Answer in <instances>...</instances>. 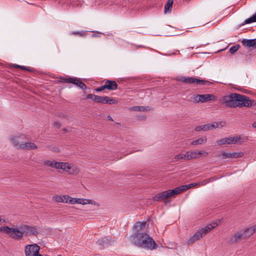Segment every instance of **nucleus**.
<instances>
[{
    "label": "nucleus",
    "mask_w": 256,
    "mask_h": 256,
    "mask_svg": "<svg viewBox=\"0 0 256 256\" xmlns=\"http://www.w3.org/2000/svg\"><path fill=\"white\" fill-rule=\"evenodd\" d=\"M0 232L8 234L10 237L16 240H22L24 236H36L38 233L36 226L26 224L20 226L18 228H10L8 226L0 227Z\"/></svg>",
    "instance_id": "1"
},
{
    "label": "nucleus",
    "mask_w": 256,
    "mask_h": 256,
    "mask_svg": "<svg viewBox=\"0 0 256 256\" xmlns=\"http://www.w3.org/2000/svg\"><path fill=\"white\" fill-rule=\"evenodd\" d=\"M134 234L130 238L132 242L138 246L144 244V222H137L134 226Z\"/></svg>",
    "instance_id": "2"
},
{
    "label": "nucleus",
    "mask_w": 256,
    "mask_h": 256,
    "mask_svg": "<svg viewBox=\"0 0 256 256\" xmlns=\"http://www.w3.org/2000/svg\"><path fill=\"white\" fill-rule=\"evenodd\" d=\"M189 189L188 184L182 185L172 190H168L158 194L154 197L155 201L164 200L174 194H178Z\"/></svg>",
    "instance_id": "3"
},
{
    "label": "nucleus",
    "mask_w": 256,
    "mask_h": 256,
    "mask_svg": "<svg viewBox=\"0 0 256 256\" xmlns=\"http://www.w3.org/2000/svg\"><path fill=\"white\" fill-rule=\"evenodd\" d=\"M66 203L74 204H90L94 206H99L98 203L90 199H86L84 198H73L71 196L66 195Z\"/></svg>",
    "instance_id": "4"
},
{
    "label": "nucleus",
    "mask_w": 256,
    "mask_h": 256,
    "mask_svg": "<svg viewBox=\"0 0 256 256\" xmlns=\"http://www.w3.org/2000/svg\"><path fill=\"white\" fill-rule=\"evenodd\" d=\"M236 103V107H251L254 105V101L246 96L237 94Z\"/></svg>",
    "instance_id": "5"
},
{
    "label": "nucleus",
    "mask_w": 256,
    "mask_h": 256,
    "mask_svg": "<svg viewBox=\"0 0 256 256\" xmlns=\"http://www.w3.org/2000/svg\"><path fill=\"white\" fill-rule=\"evenodd\" d=\"M248 234L246 231V228H243L241 231L235 232L230 238L228 242L230 244H236L242 240L248 238Z\"/></svg>",
    "instance_id": "6"
},
{
    "label": "nucleus",
    "mask_w": 256,
    "mask_h": 256,
    "mask_svg": "<svg viewBox=\"0 0 256 256\" xmlns=\"http://www.w3.org/2000/svg\"><path fill=\"white\" fill-rule=\"evenodd\" d=\"M216 96L212 94H196L191 97L192 100L194 103L205 102L209 100H214Z\"/></svg>",
    "instance_id": "7"
},
{
    "label": "nucleus",
    "mask_w": 256,
    "mask_h": 256,
    "mask_svg": "<svg viewBox=\"0 0 256 256\" xmlns=\"http://www.w3.org/2000/svg\"><path fill=\"white\" fill-rule=\"evenodd\" d=\"M61 82L72 84L84 90L86 89V85L80 79L76 77H66L60 78Z\"/></svg>",
    "instance_id": "8"
},
{
    "label": "nucleus",
    "mask_w": 256,
    "mask_h": 256,
    "mask_svg": "<svg viewBox=\"0 0 256 256\" xmlns=\"http://www.w3.org/2000/svg\"><path fill=\"white\" fill-rule=\"evenodd\" d=\"M178 80L185 84H196V85H204L209 82L208 80L198 79L194 77L181 76L178 78Z\"/></svg>",
    "instance_id": "9"
},
{
    "label": "nucleus",
    "mask_w": 256,
    "mask_h": 256,
    "mask_svg": "<svg viewBox=\"0 0 256 256\" xmlns=\"http://www.w3.org/2000/svg\"><path fill=\"white\" fill-rule=\"evenodd\" d=\"M40 246L36 244H28L25 247L26 256H42L40 254Z\"/></svg>",
    "instance_id": "10"
},
{
    "label": "nucleus",
    "mask_w": 256,
    "mask_h": 256,
    "mask_svg": "<svg viewBox=\"0 0 256 256\" xmlns=\"http://www.w3.org/2000/svg\"><path fill=\"white\" fill-rule=\"evenodd\" d=\"M224 123L222 122H214L212 124H203L201 126H198L195 128V130L196 132L204 131L206 132L208 130H212L216 128H218L220 126L221 127L223 126L222 124Z\"/></svg>",
    "instance_id": "11"
},
{
    "label": "nucleus",
    "mask_w": 256,
    "mask_h": 256,
    "mask_svg": "<svg viewBox=\"0 0 256 256\" xmlns=\"http://www.w3.org/2000/svg\"><path fill=\"white\" fill-rule=\"evenodd\" d=\"M237 98V94L233 93L228 96L223 97L222 100L227 106L230 108H236V99Z\"/></svg>",
    "instance_id": "12"
},
{
    "label": "nucleus",
    "mask_w": 256,
    "mask_h": 256,
    "mask_svg": "<svg viewBox=\"0 0 256 256\" xmlns=\"http://www.w3.org/2000/svg\"><path fill=\"white\" fill-rule=\"evenodd\" d=\"M13 146L18 149H21V145L24 144V141L28 140V138L24 134L12 136L10 138Z\"/></svg>",
    "instance_id": "13"
},
{
    "label": "nucleus",
    "mask_w": 256,
    "mask_h": 256,
    "mask_svg": "<svg viewBox=\"0 0 256 256\" xmlns=\"http://www.w3.org/2000/svg\"><path fill=\"white\" fill-rule=\"evenodd\" d=\"M118 88V84L114 80H107L105 82V84L96 89V92H99L103 90L104 89H108V90H115Z\"/></svg>",
    "instance_id": "14"
},
{
    "label": "nucleus",
    "mask_w": 256,
    "mask_h": 256,
    "mask_svg": "<svg viewBox=\"0 0 256 256\" xmlns=\"http://www.w3.org/2000/svg\"><path fill=\"white\" fill-rule=\"evenodd\" d=\"M158 247L154 239L145 232V248L150 250H154Z\"/></svg>",
    "instance_id": "15"
},
{
    "label": "nucleus",
    "mask_w": 256,
    "mask_h": 256,
    "mask_svg": "<svg viewBox=\"0 0 256 256\" xmlns=\"http://www.w3.org/2000/svg\"><path fill=\"white\" fill-rule=\"evenodd\" d=\"M80 172V168L78 166L68 162L64 172L69 175L76 176Z\"/></svg>",
    "instance_id": "16"
},
{
    "label": "nucleus",
    "mask_w": 256,
    "mask_h": 256,
    "mask_svg": "<svg viewBox=\"0 0 256 256\" xmlns=\"http://www.w3.org/2000/svg\"><path fill=\"white\" fill-rule=\"evenodd\" d=\"M218 224L216 223H214L212 224H209L206 226L204 228H202L200 230H199V232H200L202 234V237L206 235L210 232L212 230H213L214 228L216 227Z\"/></svg>",
    "instance_id": "17"
},
{
    "label": "nucleus",
    "mask_w": 256,
    "mask_h": 256,
    "mask_svg": "<svg viewBox=\"0 0 256 256\" xmlns=\"http://www.w3.org/2000/svg\"><path fill=\"white\" fill-rule=\"evenodd\" d=\"M242 44L246 47L256 48V38L250 40L244 38L242 40Z\"/></svg>",
    "instance_id": "18"
},
{
    "label": "nucleus",
    "mask_w": 256,
    "mask_h": 256,
    "mask_svg": "<svg viewBox=\"0 0 256 256\" xmlns=\"http://www.w3.org/2000/svg\"><path fill=\"white\" fill-rule=\"evenodd\" d=\"M201 238H202V234H200L199 231H197L196 233L194 234L193 236H190L186 241V243L188 244H192L196 241L200 240Z\"/></svg>",
    "instance_id": "19"
},
{
    "label": "nucleus",
    "mask_w": 256,
    "mask_h": 256,
    "mask_svg": "<svg viewBox=\"0 0 256 256\" xmlns=\"http://www.w3.org/2000/svg\"><path fill=\"white\" fill-rule=\"evenodd\" d=\"M233 144H242L246 142L248 137L244 135H240L236 136H232Z\"/></svg>",
    "instance_id": "20"
},
{
    "label": "nucleus",
    "mask_w": 256,
    "mask_h": 256,
    "mask_svg": "<svg viewBox=\"0 0 256 256\" xmlns=\"http://www.w3.org/2000/svg\"><path fill=\"white\" fill-rule=\"evenodd\" d=\"M21 145V150H36L38 146L33 142L24 141V144Z\"/></svg>",
    "instance_id": "21"
},
{
    "label": "nucleus",
    "mask_w": 256,
    "mask_h": 256,
    "mask_svg": "<svg viewBox=\"0 0 256 256\" xmlns=\"http://www.w3.org/2000/svg\"><path fill=\"white\" fill-rule=\"evenodd\" d=\"M233 142L232 136H230L219 140L216 142L218 145L221 146L224 144H233Z\"/></svg>",
    "instance_id": "22"
},
{
    "label": "nucleus",
    "mask_w": 256,
    "mask_h": 256,
    "mask_svg": "<svg viewBox=\"0 0 256 256\" xmlns=\"http://www.w3.org/2000/svg\"><path fill=\"white\" fill-rule=\"evenodd\" d=\"M66 195H56L52 196V200L56 202L66 203Z\"/></svg>",
    "instance_id": "23"
},
{
    "label": "nucleus",
    "mask_w": 256,
    "mask_h": 256,
    "mask_svg": "<svg viewBox=\"0 0 256 256\" xmlns=\"http://www.w3.org/2000/svg\"><path fill=\"white\" fill-rule=\"evenodd\" d=\"M58 162H56L54 160H45L44 162V165L48 167L54 168L56 169Z\"/></svg>",
    "instance_id": "24"
},
{
    "label": "nucleus",
    "mask_w": 256,
    "mask_h": 256,
    "mask_svg": "<svg viewBox=\"0 0 256 256\" xmlns=\"http://www.w3.org/2000/svg\"><path fill=\"white\" fill-rule=\"evenodd\" d=\"M111 241L112 240H110V238H101L100 239L98 240V242L102 247H106L108 246L109 243H110Z\"/></svg>",
    "instance_id": "25"
},
{
    "label": "nucleus",
    "mask_w": 256,
    "mask_h": 256,
    "mask_svg": "<svg viewBox=\"0 0 256 256\" xmlns=\"http://www.w3.org/2000/svg\"><path fill=\"white\" fill-rule=\"evenodd\" d=\"M254 22H256V13L252 15L251 17L246 19L242 24H240V26Z\"/></svg>",
    "instance_id": "26"
},
{
    "label": "nucleus",
    "mask_w": 256,
    "mask_h": 256,
    "mask_svg": "<svg viewBox=\"0 0 256 256\" xmlns=\"http://www.w3.org/2000/svg\"><path fill=\"white\" fill-rule=\"evenodd\" d=\"M187 160H188L198 158L199 156H198L197 152L196 151H188L187 152Z\"/></svg>",
    "instance_id": "27"
},
{
    "label": "nucleus",
    "mask_w": 256,
    "mask_h": 256,
    "mask_svg": "<svg viewBox=\"0 0 256 256\" xmlns=\"http://www.w3.org/2000/svg\"><path fill=\"white\" fill-rule=\"evenodd\" d=\"M206 137L202 136V138H199L196 140H193L191 144L192 145H198V144H202L206 143Z\"/></svg>",
    "instance_id": "28"
},
{
    "label": "nucleus",
    "mask_w": 256,
    "mask_h": 256,
    "mask_svg": "<svg viewBox=\"0 0 256 256\" xmlns=\"http://www.w3.org/2000/svg\"><path fill=\"white\" fill-rule=\"evenodd\" d=\"M187 152L186 154H178L174 156V162H176L180 160H187Z\"/></svg>",
    "instance_id": "29"
},
{
    "label": "nucleus",
    "mask_w": 256,
    "mask_h": 256,
    "mask_svg": "<svg viewBox=\"0 0 256 256\" xmlns=\"http://www.w3.org/2000/svg\"><path fill=\"white\" fill-rule=\"evenodd\" d=\"M173 4V0H168L164 6L165 13L170 12H171Z\"/></svg>",
    "instance_id": "30"
},
{
    "label": "nucleus",
    "mask_w": 256,
    "mask_h": 256,
    "mask_svg": "<svg viewBox=\"0 0 256 256\" xmlns=\"http://www.w3.org/2000/svg\"><path fill=\"white\" fill-rule=\"evenodd\" d=\"M246 231L248 234L249 237L256 232V224L250 227L246 228Z\"/></svg>",
    "instance_id": "31"
},
{
    "label": "nucleus",
    "mask_w": 256,
    "mask_h": 256,
    "mask_svg": "<svg viewBox=\"0 0 256 256\" xmlns=\"http://www.w3.org/2000/svg\"><path fill=\"white\" fill-rule=\"evenodd\" d=\"M68 164V162H58L56 169V170H62L63 172H64Z\"/></svg>",
    "instance_id": "32"
},
{
    "label": "nucleus",
    "mask_w": 256,
    "mask_h": 256,
    "mask_svg": "<svg viewBox=\"0 0 256 256\" xmlns=\"http://www.w3.org/2000/svg\"><path fill=\"white\" fill-rule=\"evenodd\" d=\"M108 96H97L96 102L98 103L106 104Z\"/></svg>",
    "instance_id": "33"
},
{
    "label": "nucleus",
    "mask_w": 256,
    "mask_h": 256,
    "mask_svg": "<svg viewBox=\"0 0 256 256\" xmlns=\"http://www.w3.org/2000/svg\"><path fill=\"white\" fill-rule=\"evenodd\" d=\"M244 156V153L242 152H230V158H240Z\"/></svg>",
    "instance_id": "34"
},
{
    "label": "nucleus",
    "mask_w": 256,
    "mask_h": 256,
    "mask_svg": "<svg viewBox=\"0 0 256 256\" xmlns=\"http://www.w3.org/2000/svg\"><path fill=\"white\" fill-rule=\"evenodd\" d=\"M129 110L131 111H139L142 112L144 110V107L142 106H135L129 108Z\"/></svg>",
    "instance_id": "35"
},
{
    "label": "nucleus",
    "mask_w": 256,
    "mask_h": 256,
    "mask_svg": "<svg viewBox=\"0 0 256 256\" xmlns=\"http://www.w3.org/2000/svg\"><path fill=\"white\" fill-rule=\"evenodd\" d=\"M118 103V101L116 99L113 98H110L108 96V99H106V104H114Z\"/></svg>",
    "instance_id": "36"
},
{
    "label": "nucleus",
    "mask_w": 256,
    "mask_h": 256,
    "mask_svg": "<svg viewBox=\"0 0 256 256\" xmlns=\"http://www.w3.org/2000/svg\"><path fill=\"white\" fill-rule=\"evenodd\" d=\"M240 47V46L238 44H236L235 46H232L230 48L229 51L232 54H234L239 49Z\"/></svg>",
    "instance_id": "37"
},
{
    "label": "nucleus",
    "mask_w": 256,
    "mask_h": 256,
    "mask_svg": "<svg viewBox=\"0 0 256 256\" xmlns=\"http://www.w3.org/2000/svg\"><path fill=\"white\" fill-rule=\"evenodd\" d=\"M220 156L223 159L230 158V152H222Z\"/></svg>",
    "instance_id": "38"
},
{
    "label": "nucleus",
    "mask_w": 256,
    "mask_h": 256,
    "mask_svg": "<svg viewBox=\"0 0 256 256\" xmlns=\"http://www.w3.org/2000/svg\"><path fill=\"white\" fill-rule=\"evenodd\" d=\"M97 96L93 94H88L86 95V99H92L94 101L96 102Z\"/></svg>",
    "instance_id": "39"
},
{
    "label": "nucleus",
    "mask_w": 256,
    "mask_h": 256,
    "mask_svg": "<svg viewBox=\"0 0 256 256\" xmlns=\"http://www.w3.org/2000/svg\"><path fill=\"white\" fill-rule=\"evenodd\" d=\"M14 67L16 68H20L22 70H28V71H31V68L26 67V66H24L15 64V65H14Z\"/></svg>",
    "instance_id": "40"
},
{
    "label": "nucleus",
    "mask_w": 256,
    "mask_h": 256,
    "mask_svg": "<svg viewBox=\"0 0 256 256\" xmlns=\"http://www.w3.org/2000/svg\"><path fill=\"white\" fill-rule=\"evenodd\" d=\"M198 156H208V152L204 150L197 152Z\"/></svg>",
    "instance_id": "41"
},
{
    "label": "nucleus",
    "mask_w": 256,
    "mask_h": 256,
    "mask_svg": "<svg viewBox=\"0 0 256 256\" xmlns=\"http://www.w3.org/2000/svg\"><path fill=\"white\" fill-rule=\"evenodd\" d=\"M72 34H77V35H79V36H82L84 35V34H82V32H76V31H75V32H72Z\"/></svg>",
    "instance_id": "42"
},
{
    "label": "nucleus",
    "mask_w": 256,
    "mask_h": 256,
    "mask_svg": "<svg viewBox=\"0 0 256 256\" xmlns=\"http://www.w3.org/2000/svg\"><path fill=\"white\" fill-rule=\"evenodd\" d=\"M197 184L196 183H192V184H188V186L189 187V188H191L195 186H196Z\"/></svg>",
    "instance_id": "43"
},
{
    "label": "nucleus",
    "mask_w": 256,
    "mask_h": 256,
    "mask_svg": "<svg viewBox=\"0 0 256 256\" xmlns=\"http://www.w3.org/2000/svg\"><path fill=\"white\" fill-rule=\"evenodd\" d=\"M54 124L55 126H56L58 128H59L60 126V124L59 122H55L54 123Z\"/></svg>",
    "instance_id": "44"
},
{
    "label": "nucleus",
    "mask_w": 256,
    "mask_h": 256,
    "mask_svg": "<svg viewBox=\"0 0 256 256\" xmlns=\"http://www.w3.org/2000/svg\"><path fill=\"white\" fill-rule=\"evenodd\" d=\"M108 118L109 120L113 121V119L110 116H108Z\"/></svg>",
    "instance_id": "45"
},
{
    "label": "nucleus",
    "mask_w": 256,
    "mask_h": 256,
    "mask_svg": "<svg viewBox=\"0 0 256 256\" xmlns=\"http://www.w3.org/2000/svg\"><path fill=\"white\" fill-rule=\"evenodd\" d=\"M150 223V220H148L146 222H145V223H144L145 226H146V225L148 226Z\"/></svg>",
    "instance_id": "46"
},
{
    "label": "nucleus",
    "mask_w": 256,
    "mask_h": 256,
    "mask_svg": "<svg viewBox=\"0 0 256 256\" xmlns=\"http://www.w3.org/2000/svg\"><path fill=\"white\" fill-rule=\"evenodd\" d=\"M150 108L148 106H145V111H148L150 110Z\"/></svg>",
    "instance_id": "47"
},
{
    "label": "nucleus",
    "mask_w": 256,
    "mask_h": 256,
    "mask_svg": "<svg viewBox=\"0 0 256 256\" xmlns=\"http://www.w3.org/2000/svg\"><path fill=\"white\" fill-rule=\"evenodd\" d=\"M252 126L253 128H256V122H254L252 124Z\"/></svg>",
    "instance_id": "48"
},
{
    "label": "nucleus",
    "mask_w": 256,
    "mask_h": 256,
    "mask_svg": "<svg viewBox=\"0 0 256 256\" xmlns=\"http://www.w3.org/2000/svg\"><path fill=\"white\" fill-rule=\"evenodd\" d=\"M2 220V219L0 218V222Z\"/></svg>",
    "instance_id": "49"
}]
</instances>
